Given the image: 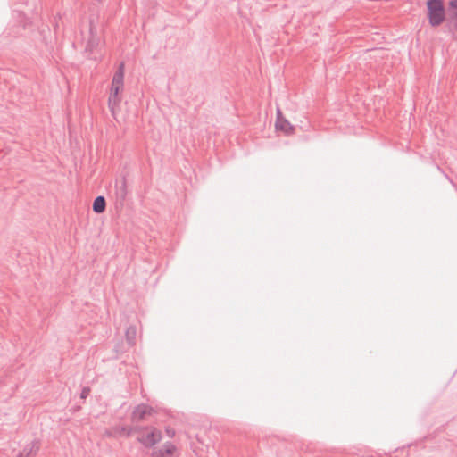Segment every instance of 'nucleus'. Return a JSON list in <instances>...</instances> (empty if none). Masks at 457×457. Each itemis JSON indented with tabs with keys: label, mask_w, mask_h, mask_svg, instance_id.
Instances as JSON below:
<instances>
[{
	"label": "nucleus",
	"mask_w": 457,
	"mask_h": 457,
	"mask_svg": "<svg viewBox=\"0 0 457 457\" xmlns=\"http://www.w3.org/2000/svg\"><path fill=\"white\" fill-rule=\"evenodd\" d=\"M445 178H447V179L450 180V182H451V183H453V181H452V180H451V179L448 177V175H446V174H445Z\"/></svg>",
	"instance_id": "18"
},
{
	"label": "nucleus",
	"mask_w": 457,
	"mask_h": 457,
	"mask_svg": "<svg viewBox=\"0 0 457 457\" xmlns=\"http://www.w3.org/2000/svg\"><path fill=\"white\" fill-rule=\"evenodd\" d=\"M149 426H128L121 427L120 432L123 433L126 436H131L133 434L137 433L139 436L142 434L145 429H148Z\"/></svg>",
	"instance_id": "11"
},
{
	"label": "nucleus",
	"mask_w": 457,
	"mask_h": 457,
	"mask_svg": "<svg viewBox=\"0 0 457 457\" xmlns=\"http://www.w3.org/2000/svg\"><path fill=\"white\" fill-rule=\"evenodd\" d=\"M427 18L431 27L440 26L446 19L443 0H427Z\"/></svg>",
	"instance_id": "2"
},
{
	"label": "nucleus",
	"mask_w": 457,
	"mask_h": 457,
	"mask_svg": "<svg viewBox=\"0 0 457 457\" xmlns=\"http://www.w3.org/2000/svg\"><path fill=\"white\" fill-rule=\"evenodd\" d=\"M275 129L278 131H282L286 136H289L295 131V127L286 118L283 117L279 110H278L277 113Z\"/></svg>",
	"instance_id": "9"
},
{
	"label": "nucleus",
	"mask_w": 457,
	"mask_h": 457,
	"mask_svg": "<svg viewBox=\"0 0 457 457\" xmlns=\"http://www.w3.org/2000/svg\"><path fill=\"white\" fill-rule=\"evenodd\" d=\"M447 18L449 24H452L451 32L454 38H457V0H449L447 8Z\"/></svg>",
	"instance_id": "6"
},
{
	"label": "nucleus",
	"mask_w": 457,
	"mask_h": 457,
	"mask_svg": "<svg viewBox=\"0 0 457 457\" xmlns=\"http://www.w3.org/2000/svg\"><path fill=\"white\" fill-rule=\"evenodd\" d=\"M124 62H120L112 79L108 107L112 114H114L115 107L121 102L120 93L124 87Z\"/></svg>",
	"instance_id": "1"
},
{
	"label": "nucleus",
	"mask_w": 457,
	"mask_h": 457,
	"mask_svg": "<svg viewBox=\"0 0 457 457\" xmlns=\"http://www.w3.org/2000/svg\"><path fill=\"white\" fill-rule=\"evenodd\" d=\"M38 449L39 447L37 445V442L33 441L24 446L22 453H24L25 457H31L32 455L37 454Z\"/></svg>",
	"instance_id": "13"
},
{
	"label": "nucleus",
	"mask_w": 457,
	"mask_h": 457,
	"mask_svg": "<svg viewBox=\"0 0 457 457\" xmlns=\"http://www.w3.org/2000/svg\"><path fill=\"white\" fill-rule=\"evenodd\" d=\"M16 457H25L22 452H20Z\"/></svg>",
	"instance_id": "17"
},
{
	"label": "nucleus",
	"mask_w": 457,
	"mask_h": 457,
	"mask_svg": "<svg viewBox=\"0 0 457 457\" xmlns=\"http://www.w3.org/2000/svg\"><path fill=\"white\" fill-rule=\"evenodd\" d=\"M114 190L116 204L122 206L128 195L127 179L124 176L115 180Z\"/></svg>",
	"instance_id": "5"
},
{
	"label": "nucleus",
	"mask_w": 457,
	"mask_h": 457,
	"mask_svg": "<svg viewBox=\"0 0 457 457\" xmlns=\"http://www.w3.org/2000/svg\"><path fill=\"white\" fill-rule=\"evenodd\" d=\"M176 450V445L173 443L167 441L160 448H154L152 451L150 457H175L174 453Z\"/></svg>",
	"instance_id": "8"
},
{
	"label": "nucleus",
	"mask_w": 457,
	"mask_h": 457,
	"mask_svg": "<svg viewBox=\"0 0 457 457\" xmlns=\"http://www.w3.org/2000/svg\"><path fill=\"white\" fill-rule=\"evenodd\" d=\"M91 37L88 39L86 51L92 53L93 49L97 46L98 45V39L94 37V27L92 25V21L90 22V29H89Z\"/></svg>",
	"instance_id": "14"
},
{
	"label": "nucleus",
	"mask_w": 457,
	"mask_h": 457,
	"mask_svg": "<svg viewBox=\"0 0 457 457\" xmlns=\"http://www.w3.org/2000/svg\"><path fill=\"white\" fill-rule=\"evenodd\" d=\"M154 413V409L148 404L141 403L137 405L132 413L131 420L133 421H141L144 420L146 416L153 415Z\"/></svg>",
	"instance_id": "7"
},
{
	"label": "nucleus",
	"mask_w": 457,
	"mask_h": 457,
	"mask_svg": "<svg viewBox=\"0 0 457 457\" xmlns=\"http://www.w3.org/2000/svg\"><path fill=\"white\" fill-rule=\"evenodd\" d=\"M145 431H148L147 434H141L137 436V440L145 448H152L158 443H160L162 439V432L154 427L149 426L148 429H145Z\"/></svg>",
	"instance_id": "3"
},
{
	"label": "nucleus",
	"mask_w": 457,
	"mask_h": 457,
	"mask_svg": "<svg viewBox=\"0 0 457 457\" xmlns=\"http://www.w3.org/2000/svg\"><path fill=\"white\" fill-rule=\"evenodd\" d=\"M12 20L16 28L13 32L11 31L9 34L13 35V37L19 36L30 23L24 12L19 9L13 10Z\"/></svg>",
	"instance_id": "4"
},
{
	"label": "nucleus",
	"mask_w": 457,
	"mask_h": 457,
	"mask_svg": "<svg viewBox=\"0 0 457 457\" xmlns=\"http://www.w3.org/2000/svg\"><path fill=\"white\" fill-rule=\"evenodd\" d=\"M89 393H90V388L88 386L83 387L80 392V398L86 399L88 396Z\"/></svg>",
	"instance_id": "15"
},
{
	"label": "nucleus",
	"mask_w": 457,
	"mask_h": 457,
	"mask_svg": "<svg viewBox=\"0 0 457 457\" xmlns=\"http://www.w3.org/2000/svg\"><path fill=\"white\" fill-rule=\"evenodd\" d=\"M137 328L135 326H129L127 328L125 332L126 341L129 345L133 346L136 344Z\"/></svg>",
	"instance_id": "12"
},
{
	"label": "nucleus",
	"mask_w": 457,
	"mask_h": 457,
	"mask_svg": "<svg viewBox=\"0 0 457 457\" xmlns=\"http://www.w3.org/2000/svg\"><path fill=\"white\" fill-rule=\"evenodd\" d=\"M165 434L167 435V436H169L170 438H172L175 436V429L170 428V427H166L165 428Z\"/></svg>",
	"instance_id": "16"
},
{
	"label": "nucleus",
	"mask_w": 457,
	"mask_h": 457,
	"mask_svg": "<svg viewBox=\"0 0 457 457\" xmlns=\"http://www.w3.org/2000/svg\"><path fill=\"white\" fill-rule=\"evenodd\" d=\"M106 209V200L104 195L96 196L92 204V210L96 214L103 213Z\"/></svg>",
	"instance_id": "10"
}]
</instances>
